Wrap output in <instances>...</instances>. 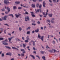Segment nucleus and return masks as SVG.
I'll use <instances>...</instances> for the list:
<instances>
[{
  "mask_svg": "<svg viewBox=\"0 0 60 60\" xmlns=\"http://www.w3.org/2000/svg\"><path fill=\"white\" fill-rule=\"evenodd\" d=\"M33 45L34 46V45H35V43L34 41H33Z\"/></svg>",
  "mask_w": 60,
  "mask_h": 60,
  "instance_id": "473e14b6",
  "label": "nucleus"
},
{
  "mask_svg": "<svg viewBox=\"0 0 60 60\" xmlns=\"http://www.w3.org/2000/svg\"><path fill=\"white\" fill-rule=\"evenodd\" d=\"M42 58L44 60H45V57L44 56H43L42 57Z\"/></svg>",
  "mask_w": 60,
  "mask_h": 60,
  "instance_id": "393cba45",
  "label": "nucleus"
},
{
  "mask_svg": "<svg viewBox=\"0 0 60 60\" xmlns=\"http://www.w3.org/2000/svg\"><path fill=\"white\" fill-rule=\"evenodd\" d=\"M6 55H9V56H11V53L10 52L8 53H7L6 54Z\"/></svg>",
  "mask_w": 60,
  "mask_h": 60,
  "instance_id": "9d476101",
  "label": "nucleus"
},
{
  "mask_svg": "<svg viewBox=\"0 0 60 60\" xmlns=\"http://www.w3.org/2000/svg\"><path fill=\"white\" fill-rule=\"evenodd\" d=\"M52 43H53L54 44L55 43V41H53V42H52Z\"/></svg>",
  "mask_w": 60,
  "mask_h": 60,
  "instance_id": "864d4df0",
  "label": "nucleus"
},
{
  "mask_svg": "<svg viewBox=\"0 0 60 60\" xmlns=\"http://www.w3.org/2000/svg\"><path fill=\"white\" fill-rule=\"evenodd\" d=\"M22 39L23 40H24V37H22Z\"/></svg>",
  "mask_w": 60,
  "mask_h": 60,
  "instance_id": "680f3d73",
  "label": "nucleus"
},
{
  "mask_svg": "<svg viewBox=\"0 0 60 60\" xmlns=\"http://www.w3.org/2000/svg\"><path fill=\"white\" fill-rule=\"evenodd\" d=\"M31 27H29L28 28H27V30H28V29H30Z\"/></svg>",
  "mask_w": 60,
  "mask_h": 60,
  "instance_id": "58836bf2",
  "label": "nucleus"
},
{
  "mask_svg": "<svg viewBox=\"0 0 60 60\" xmlns=\"http://www.w3.org/2000/svg\"><path fill=\"white\" fill-rule=\"evenodd\" d=\"M7 39H6L4 41H3V44L4 45H8V44L7 43L5 42V41H7Z\"/></svg>",
  "mask_w": 60,
  "mask_h": 60,
  "instance_id": "f257e3e1",
  "label": "nucleus"
},
{
  "mask_svg": "<svg viewBox=\"0 0 60 60\" xmlns=\"http://www.w3.org/2000/svg\"><path fill=\"white\" fill-rule=\"evenodd\" d=\"M39 4H37L36 6L37 7H38L39 6Z\"/></svg>",
  "mask_w": 60,
  "mask_h": 60,
  "instance_id": "72a5a7b5",
  "label": "nucleus"
},
{
  "mask_svg": "<svg viewBox=\"0 0 60 60\" xmlns=\"http://www.w3.org/2000/svg\"><path fill=\"white\" fill-rule=\"evenodd\" d=\"M22 56H24V53H22Z\"/></svg>",
  "mask_w": 60,
  "mask_h": 60,
  "instance_id": "a19ab883",
  "label": "nucleus"
},
{
  "mask_svg": "<svg viewBox=\"0 0 60 60\" xmlns=\"http://www.w3.org/2000/svg\"><path fill=\"white\" fill-rule=\"evenodd\" d=\"M6 31V30H4V33H5V34H6V32H5Z\"/></svg>",
  "mask_w": 60,
  "mask_h": 60,
  "instance_id": "bf43d9fd",
  "label": "nucleus"
},
{
  "mask_svg": "<svg viewBox=\"0 0 60 60\" xmlns=\"http://www.w3.org/2000/svg\"><path fill=\"white\" fill-rule=\"evenodd\" d=\"M22 52L23 53H25V51L23 50V51H22Z\"/></svg>",
  "mask_w": 60,
  "mask_h": 60,
  "instance_id": "de8ad7c7",
  "label": "nucleus"
},
{
  "mask_svg": "<svg viewBox=\"0 0 60 60\" xmlns=\"http://www.w3.org/2000/svg\"><path fill=\"white\" fill-rule=\"evenodd\" d=\"M25 21H27V20H26V19H27L28 20L29 19V17L28 16H27L25 17Z\"/></svg>",
  "mask_w": 60,
  "mask_h": 60,
  "instance_id": "20e7f679",
  "label": "nucleus"
},
{
  "mask_svg": "<svg viewBox=\"0 0 60 60\" xmlns=\"http://www.w3.org/2000/svg\"><path fill=\"white\" fill-rule=\"evenodd\" d=\"M32 25H34V26L35 25H36V24H34V23H32Z\"/></svg>",
  "mask_w": 60,
  "mask_h": 60,
  "instance_id": "13d9d810",
  "label": "nucleus"
},
{
  "mask_svg": "<svg viewBox=\"0 0 60 60\" xmlns=\"http://www.w3.org/2000/svg\"><path fill=\"white\" fill-rule=\"evenodd\" d=\"M44 36H42L41 37V40H42V41H43V37Z\"/></svg>",
  "mask_w": 60,
  "mask_h": 60,
  "instance_id": "4468645a",
  "label": "nucleus"
},
{
  "mask_svg": "<svg viewBox=\"0 0 60 60\" xmlns=\"http://www.w3.org/2000/svg\"><path fill=\"white\" fill-rule=\"evenodd\" d=\"M9 13V12H5V13L6 14H8V13Z\"/></svg>",
  "mask_w": 60,
  "mask_h": 60,
  "instance_id": "49530a36",
  "label": "nucleus"
},
{
  "mask_svg": "<svg viewBox=\"0 0 60 60\" xmlns=\"http://www.w3.org/2000/svg\"><path fill=\"white\" fill-rule=\"evenodd\" d=\"M30 31H28L27 33V34H29V33H30Z\"/></svg>",
  "mask_w": 60,
  "mask_h": 60,
  "instance_id": "4c0bfd02",
  "label": "nucleus"
},
{
  "mask_svg": "<svg viewBox=\"0 0 60 60\" xmlns=\"http://www.w3.org/2000/svg\"><path fill=\"white\" fill-rule=\"evenodd\" d=\"M53 50H54V52H56V50H55V49H53Z\"/></svg>",
  "mask_w": 60,
  "mask_h": 60,
  "instance_id": "8fccbe9b",
  "label": "nucleus"
},
{
  "mask_svg": "<svg viewBox=\"0 0 60 60\" xmlns=\"http://www.w3.org/2000/svg\"><path fill=\"white\" fill-rule=\"evenodd\" d=\"M49 17H52V14H49Z\"/></svg>",
  "mask_w": 60,
  "mask_h": 60,
  "instance_id": "4be33fe9",
  "label": "nucleus"
},
{
  "mask_svg": "<svg viewBox=\"0 0 60 60\" xmlns=\"http://www.w3.org/2000/svg\"><path fill=\"white\" fill-rule=\"evenodd\" d=\"M4 4H9V2L8 1V0H5L4 1Z\"/></svg>",
  "mask_w": 60,
  "mask_h": 60,
  "instance_id": "f03ea898",
  "label": "nucleus"
},
{
  "mask_svg": "<svg viewBox=\"0 0 60 60\" xmlns=\"http://www.w3.org/2000/svg\"><path fill=\"white\" fill-rule=\"evenodd\" d=\"M30 12L31 13V15L32 16V17H35V15H34V13H33V12Z\"/></svg>",
  "mask_w": 60,
  "mask_h": 60,
  "instance_id": "423d86ee",
  "label": "nucleus"
},
{
  "mask_svg": "<svg viewBox=\"0 0 60 60\" xmlns=\"http://www.w3.org/2000/svg\"><path fill=\"white\" fill-rule=\"evenodd\" d=\"M46 14H45V12H43V14L45 16H47V15H48V13L46 12Z\"/></svg>",
  "mask_w": 60,
  "mask_h": 60,
  "instance_id": "9b49d317",
  "label": "nucleus"
},
{
  "mask_svg": "<svg viewBox=\"0 0 60 60\" xmlns=\"http://www.w3.org/2000/svg\"><path fill=\"white\" fill-rule=\"evenodd\" d=\"M53 49H52V50H49V52H50L51 53H52V52H53Z\"/></svg>",
  "mask_w": 60,
  "mask_h": 60,
  "instance_id": "b1692460",
  "label": "nucleus"
},
{
  "mask_svg": "<svg viewBox=\"0 0 60 60\" xmlns=\"http://www.w3.org/2000/svg\"><path fill=\"white\" fill-rule=\"evenodd\" d=\"M4 56V53H3L2 54V56Z\"/></svg>",
  "mask_w": 60,
  "mask_h": 60,
  "instance_id": "e433bc0d",
  "label": "nucleus"
},
{
  "mask_svg": "<svg viewBox=\"0 0 60 60\" xmlns=\"http://www.w3.org/2000/svg\"><path fill=\"white\" fill-rule=\"evenodd\" d=\"M38 38H41V36H40V34H39L38 35Z\"/></svg>",
  "mask_w": 60,
  "mask_h": 60,
  "instance_id": "bb28decb",
  "label": "nucleus"
},
{
  "mask_svg": "<svg viewBox=\"0 0 60 60\" xmlns=\"http://www.w3.org/2000/svg\"><path fill=\"white\" fill-rule=\"evenodd\" d=\"M0 40H4V38H0Z\"/></svg>",
  "mask_w": 60,
  "mask_h": 60,
  "instance_id": "c9c22d12",
  "label": "nucleus"
},
{
  "mask_svg": "<svg viewBox=\"0 0 60 60\" xmlns=\"http://www.w3.org/2000/svg\"><path fill=\"white\" fill-rule=\"evenodd\" d=\"M30 56H31V57H33V59H34V56H33L32 55H30Z\"/></svg>",
  "mask_w": 60,
  "mask_h": 60,
  "instance_id": "aec40b11",
  "label": "nucleus"
},
{
  "mask_svg": "<svg viewBox=\"0 0 60 60\" xmlns=\"http://www.w3.org/2000/svg\"><path fill=\"white\" fill-rule=\"evenodd\" d=\"M38 24H40V22H39V21H38Z\"/></svg>",
  "mask_w": 60,
  "mask_h": 60,
  "instance_id": "3c124183",
  "label": "nucleus"
},
{
  "mask_svg": "<svg viewBox=\"0 0 60 60\" xmlns=\"http://www.w3.org/2000/svg\"><path fill=\"white\" fill-rule=\"evenodd\" d=\"M21 8H22L21 7H19L18 8V9H21Z\"/></svg>",
  "mask_w": 60,
  "mask_h": 60,
  "instance_id": "09e8293b",
  "label": "nucleus"
},
{
  "mask_svg": "<svg viewBox=\"0 0 60 60\" xmlns=\"http://www.w3.org/2000/svg\"><path fill=\"white\" fill-rule=\"evenodd\" d=\"M45 1H44L43 3V6L44 7H45Z\"/></svg>",
  "mask_w": 60,
  "mask_h": 60,
  "instance_id": "ddd939ff",
  "label": "nucleus"
},
{
  "mask_svg": "<svg viewBox=\"0 0 60 60\" xmlns=\"http://www.w3.org/2000/svg\"><path fill=\"white\" fill-rule=\"evenodd\" d=\"M11 60H14V59L12 58L11 59Z\"/></svg>",
  "mask_w": 60,
  "mask_h": 60,
  "instance_id": "774afa93",
  "label": "nucleus"
},
{
  "mask_svg": "<svg viewBox=\"0 0 60 60\" xmlns=\"http://www.w3.org/2000/svg\"><path fill=\"white\" fill-rule=\"evenodd\" d=\"M35 31L36 32H39V30L38 29H37V30H36Z\"/></svg>",
  "mask_w": 60,
  "mask_h": 60,
  "instance_id": "c756f323",
  "label": "nucleus"
},
{
  "mask_svg": "<svg viewBox=\"0 0 60 60\" xmlns=\"http://www.w3.org/2000/svg\"><path fill=\"white\" fill-rule=\"evenodd\" d=\"M45 28H46V26H44V29L45 30Z\"/></svg>",
  "mask_w": 60,
  "mask_h": 60,
  "instance_id": "5fc2aeb1",
  "label": "nucleus"
},
{
  "mask_svg": "<svg viewBox=\"0 0 60 60\" xmlns=\"http://www.w3.org/2000/svg\"><path fill=\"white\" fill-rule=\"evenodd\" d=\"M32 7H33L34 8V7H35V5L32 4Z\"/></svg>",
  "mask_w": 60,
  "mask_h": 60,
  "instance_id": "412c9836",
  "label": "nucleus"
},
{
  "mask_svg": "<svg viewBox=\"0 0 60 60\" xmlns=\"http://www.w3.org/2000/svg\"><path fill=\"white\" fill-rule=\"evenodd\" d=\"M16 41H20V40H19V39H18V38H16Z\"/></svg>",
  "mask_w": 60,
  "mask_h": 60,
  "instance_id": "a878e982",
  "label": "nucleus"
},
{
  "mask_svg": "<svg viewBox=\"0 0 60 60\" xmlns=\"http://www.w3.org/2000/svg\"><path fill=\"white\" fill-rule=\"evenodd\" d=\"M49 1L50 3H52V1H51V0H49Z\"/></svg>",
  "mask_w": 60,
  "mask_h": 60,
  "instance_id": "e2e57ef3",
  "label": "nucleus"
},
{
  "mask_svg": "<svg viewBox=\"0 0 60 60\" xmlns=\"http://www.w3.org/2000/svg\"><path fill=\"white\" fill-rule=\"evenodd\" d=\"M3 30L4 28H1L0 29V31H1V32H2V31H3Z\"/></svg>",
  "mask_w": 60,
  "mask_h": 60,
  "instance_id": "f3484780",
  "label": "nucleus"
},
{
  "mask_svg": "<svg viewBox=\"0 0 60 60\" xmlns=\"http://www.w3.org/2000/svg\"><path fill=\"white\" fill-rule=\"evenodd\" d=\"M8 16H12V17H13V15L12 14H9L8 15Z\"/></svg>",
  "mask_w": 60,
  "mask_h": 60,
  "instance_id": "5701e85b",
  "label": "nucleus"
},
{
  "mask_svg": "<svg viewBox=\"0 0 60 60\" xmlns=\"http://www.w3.org/2000/svg\"><path fill=\"white\" fill-rule=\"evenodd\" d=\"M41 29H42V30L43 29V27H41Z\"/></svg>",
  "mask_w": 60,
  "mask_h": 60,
  "instance_id": "0e129e2a",
  "label": "nucleus"
},
{
  "mask_svg": "<svg viewBox=\"0 0 60 60\" xmlns=\"http://www.w3.org/2000/svg\"><path fill=\"white\" fill-rule=\"evenodd\" d=\"M36 56L37 57H38V58H39V59H40V57H39V56H38V55H36Z\"/></svg>",
  "mask_w": 60,
  "mask_h": 60,
  "instance_id": "ea45409f",
  "label": "nucleus"
},
{
  "mask_svg": "<svg viewBox=\"0 0 60 60\" xmlns=\"http://www.w3.org/2000/svg\"><path fill=\"white\" fill-rule=\"evenodd\" d=\"M39 8H41V5H40L39 6Z\"/></svg>",
  "mask_w": 60,
  "mask_h": 60,
  "instance_id": "37998d69",
  "label": "nucleus"
},
{
  "mask_svg": "<svg viewBox=\"0 0 60 60\" xmlns=\"http://www.w3.org/2000/svg\"><path fill=\"white\" fill-rule=\"evenodd\" d=\"M37 0H33V2H36Z\"/></svg>",
  "mask_w": 60,
  "mask_h": 60,
  "instance_id": "6e6d98bb",
  "label": "nucleus"
},
{
  "mask_svg": "<svg viewBox=\"0 0 60 60\" xmlns=\"http://www.w3.org/2000/svg\"><path fill=\"white\" fill-rule=\"evenodd\" d=\"M23 47H24V48H25V46H26V45H25L24 44H23Z\"/></svg>",
  "mask_w": 60,
  "mask_h": 60,
  "instance_id": "cd10ccee",
  "label": "nucleus"
},
{
  "mask_svg": "<svg viewBox=\"0 0 60 60\" xmlns=\"http://www.w3.org/2000/svg\"><path fill=\"white\" fill-rule=\"evenodd\" d=\"M41 52L42 54H44V52L43 51H41Z\"/></svg>",
  "mask_w": 60,
  "mask_h": 60,
  "instance_id": "c85d7f7f",
  "label": "nucleus"
},
{
  "mask_svg": "<svg viewBox=\"0 0 60 60\" xmlns=\"http://www.w3.org/2000/svg\"><path fill=\"white\" fill-rule=\"evenodd\" d=\"M33 49L34 50H35V48H34V47H33Z\"/></svg>",
  "mask_w": 60,
  "mask_h": 60,
  "instance_id": "4d7b16f0",
  "label": "nucleus"
},
{
  "mask_svg": "<svg viewBox=\"0 0 60 60\" xmlns=\"http://www.w3.org/2000/svg\"><path fill=\"white\" fill-rule=\"evenodd\" d=\"M4 25H6L7 26H9V25H8V24H4Z\"/></svg>",
  "mask_w": 60,
  "mask_h": 60,
  "instance_id": "603ef678",
  "label": "nucleus"
},
{
  "mask_svg": "<svg viewBox=\"0 0 60 60\" xmlns=\"http://www.w3.org/2000/svg\"><path fill=\"white\" fill-rule=\"evenodd\" d=\"M15 3L16 4H19L20 3V2H16Z\"/></svg>",
  "mask_w": 60,
  "mask_h": 60,
  "instance_id": "2eb2a0df",
  "label": "nucleus"
},
{
  "mask_svg": "<svg viewBox=\"0 0 60 60\" xmlns=\"http://www.w3.org/2000/svg\"><path fill=\"white\" fill-rule=\"evenodd\" d=\"M6 48L7 49H11V48H10V47L9 46H5Z\"/></svg>",
  "mask_w": 60,
  "mask_h": 60,
  "instance_id": "a211bd4d",
  "label": "nucleus"
},
{
  "mask_svg": "<svg viewBox=\"0 0 60 60\" xmlns=\"http://www.w3.org/2000/svg\"><path fill=\"white\" fill-rule=\"evenodd\" d=\"M13 9H14V10H15V9H16L17 8H16V6H14L13 7Z\"/></svg>",
  "mask_w": 60,
  "mask_h": 60,
  "instance_id": "6ab92c4d",
  "label": "nucleus"
},
{
  "mask_svg": "<svg viewBox=\"0 0 60 60\" xmlns=\"http://www.w3.org/2000/svg\"><path fill=\"white\" fill-rule=\"evenodd\" d=\"M7 18V16H5L4 18H2V19L3 20H6V18Z\"/></svg>",
  "mask_w": 60,
  "mask_h": 60,
  "instance_id": "7ed1b4c3",
  "label": "nucleus"
},
{
  "mask_svg": "<svg viewBox=\"0 0 60 60\" xmlns=\"http://www.w3.org/2000/svg\"><path fill=\"white\" fill-rule=\"evenodd\" d=\"M12 38H13V37H12L11 38H8V40L9 41V42H11V39H12Z\"/></svg>",
  "mask_w": 60,
  "mask_h": 60,
  "instance_id": "f8f14e48",
  "label": "nucleus"
},
{
  "mask_svg": "<svg viewBox=\"0 0 60 60\" xmlns=\"http://www.w3.org/2000/svg\"><path fill=\"white\" fill-rule=\"evenodd\" d=\"M8 35H11V34L10 33H8Z\"/></svg>",
  "mask_w": 60,
  "mask_h": 60,
  "instance_id": "052dcab7",
  "label": "nucleus"
},
{
  "mask_svg": "<svg viewBox=\"0 0 60 60\" xmlns=\"http://www.w3.org/2000/svg\"><path fill=\"white\" fill-rule=\"evenodd\" d=\"M24 49H21V51H23V50H24Z\"/></svg>",
  "mask_w": 60,
  "mask_h": 60,
  "instance_id": "69168bd1",
  "label": "nucleus"
},
{
  "mask_svg": "<svg viewBox=\"0 0 60 60\" xmlns=\"http://www.w3.org/2000/svg\"><path fill=\"white\" fill-rule=\"evenodd\" d=\"M7 10L8 12H9L10 11V9L8 7H7Z\"/></svg>",
  "mask_w": 60,
  "mask_h": 60,
  "instance_id": "1a4fd4ad",
  "label": "nucleus"
},
{
  "mask_svg": "<svg viewBox=\"0 0 60 60\" xmlns=\"http://www.w3.org/2000/svg\"><path fill=\"white\" fill-rule=\"evenodd\" d=\"M20 14H19V15H17V14H15V16H16V18H18L19 16V15H20Z\"/></svg>",
  "mask_w": 60,
  "mask_h": 60,
  "instance_id": "6e6552de",
  "label": "nucleus"
},
{
  "mask_svg": "<svg viewBox=\"0 0 60 60\" xmlns=\"http://www.w3.org/2000/svg\"><path fill=\"white\" fill-rule=\"evenodd\" d=\"M40 11V12H41V9H38L37 11L36 12V13H37V12H39V11Z\"/></svg>",
  "mask_w": 60,
  "mask_h": 60,
  "instance_id": "39448f33",
  "label": "nucleus"
},
{
  "mask_svg": "<svg viewBox=\"0 0 60 60\" xmlns=\"http://www.w3.org/2000/svg\"><path fill=\"white\" fill-rule=\"evenodd\" d=\"M28 40H26L25 41V42H28Z\"/></svg>",
  "mask_w": 60,
  "mask_h": 60,
  "instance_id": "f704fd0d",
  "label": "nucleus"
},
{
  "mask_svg": "<svg viewBox=\"0 0 60 60\" xmlns=\"http://www.w3.org/2000/svg\"><path fill=\"white\" fill-rule=\"evenodd\" d=\"M22 29H21V28L20 27V28H19V30H20V31H21V30H22Z\"/></svg>",
  "mask_w": 60,
  "mask_h": 60,
  "instance_id": "c03bdc74",
  "label": "nucleus"
},
{
  "mask_svg": "<svg viewBox=\"0 0 60 60\" xmlns=\"http://www.w3.org/2000/svg\"><path fill=\"white\" fill-rule=\"evenodd\" d=\"M26 39H27V40H29V37L27 36V37H26Z\"/></svg>",
  "mask_w": 60,
  "mask_h": 60,
  "instance_id": "2f4dec72",
  "label": "nucleus"
},
{
  "mask_svg": "<svg viewBox=\"0 0 60 60\" xmlns=\"http://www.w3.org/2000/svg\"><path fill=\"white\" fill-rule=\"evenodd\" d=\"M47 22H49V23H50V20H47Z\"/></svg>",
  "mask_w": 60,
  "mask_h": 60,
  "instance_id": "7c9ffc66",
  "label": "nucleus"
},
{
  "mask_svg": "<svg viewBox=\"0 0 60 60\" xmlns=\"http://www.w3.org/2000/svg\"><path fill=\"white\" fill-rule=\"evenodd\" d=\"M54 18H52V20L51 21V23H54V22L53 21V20H54Z\"/></svg>",
  "mask_w": 60,
  "mask_h": 60,
  "instance_id": "0eeeda50",
  "label": "nucleus"
},
{
  "mask_svg": "<svg viewBox=\"0 0 60 60\" xmlns=\"http://www.w3.org/2000/svg\"><path fill=\"white\" fill-rule=\"evenodd\" d=\"M3 20V19H2L0 18V21H2Z\"/></svg>",
  "mask_w": 60,
  "mask_h": 60,
  "instance_id": "338daca9",
  "label": "nucleus"
},
{
  "mask_svg": "<svg viewBox=\"0 0 60 60\" xmlns=\"http://www.w3.org/2000/svg\"><path fill=\"white\" fill-rule=\"evenodd\" d=\"M2 11H4V8H3L2 10H1Z\"/></svg>",
  "mask_w": 60,
  "mask_h": 60,
  "instance_id": "a18cd8bd",
  "label": "nucleus"
},
{
  "mask_svg": "<svg viewBox=\"0 0 60 60\" xmlns=\"http://www.w3.org/2000/svg\"><path fill=\"white\" fill-rule=\"evenodd\" d=\"M25 14H28V13L26 11L25 12Z\"/></svg>",
  "mask_w": 60,
  "mask_h": 60,
  "instance_id": "79ce46f5",
  "label": "nucleus"
},
{
  "mask_svg": "<svg viewBox=\"0 0 60 60\" xmlns=\"http://www.w3.org/2000/svg\"><path fill=\"white\" fill-rule=\"evenodd\" d=\"M12 49H17V50H18L19 49H18L16 48L15 47H12Z\"/></svg>",
  "mask_w": 60,
  "mask_h": 60,
  "instance_id": "dca6fc26",
  "label": "nucleus"
}]
</instances>
